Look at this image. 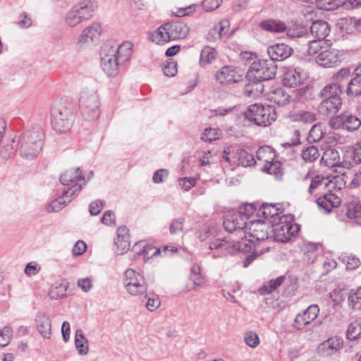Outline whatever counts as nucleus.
I'll use <instances>...</instances> for the list:
<instances>
[{
	"label": "nucleus",
	"instance_id": "21",
	"mask_svg": "<svg viewBox=\"0 0 361 361\" xmlns=\"http://www.w3.org/2000/svg\"><path fill=\"white\" fill-rule=\"evenodd\" d=\"M341 97L324 98L318 106V111L323 116L334 115L341 109Z\"/></svg>",
	"mask_w": 361,
	"mask_h": 361
},
{
	"label": "nucleus",
	"instance_id": "19",
	"mask_svg": "<svg viewBox=\"0 0 361 361\" xmlns=\"http://www.w3.org/2000/svg\"><path fill=\"white\" fill-rule=\"evenodd\" d=\"M304 179H310V184L308 188V193L310 195H317L318 192L322 189L327 188H334L335 187V183L322 175L311 176L310 173H307Z\"/></svg>",
	"mask_w": 361,
	"mask_h": 361
},
{
	"label": "nucleus",
	"instance_id": "17",
	"mask_svg": "<svg viewBox=\"0 0 361 361\" xmlns=\"http://www.w3.org/2000/svg\"><path fill=\"white\" fill-rule=\"evenodd\" d=\"M343 343L341 337L332 336L319 343L316 351L319 356L329 357L342 349Z\"/></svg>",
	"mask_w": 361,
	"mask_h": 361
},
{
	"label": "nucleus",
	"instance_id": "14",
	"mask_svg": "<svg viewBox=\"0 0 361 361\" xmlns=\"http://www.w3.org/2000/svg\"><path fill=\"white\" fill-rule=\"evenodd\" d=\"M101 34V25L94 22L82 30L78 38V45L80 47H86L91 44H94L99 41Z\"/></svg>",
	"mask_w": 361,
	"mask_h": 361
},
{
	"label": "nucleus",
	"instance_id": "45",
	"mask_svg": "<svg viewBox=\"0 0 361 361\" xmlns=\"http://www.w3.org/2000/svg\"><path fill=\"white\" fill-rule=\"evenodd\" d=\"M216 50L209 46L204 47L200 54V63L207 65L212 63L216 58Z\"/></svg>",
	"mask_w": 361,
	"mask_h": 361
},
{
	"label": "nucleus",
	"instance_id": "48",
	"mask_svg": "<svg viewBox=\"0 0 361 361\" xmlns=\"http://www.w3.org/2000/svg\"><path fill=\"white\" fill-rule=\"evenodd\" d=\"M320 154L316 146L311 145L304 149L302 152V157L305 162H313L316 161Z\"/></svg>",
	"mask_w": 361,
	"mask_h": 361
},
{
	"label": "nucleus",
	"instance_id": "27",
	"mask_svg": "<svg viewBox=\"0 0 361 361\" xmlns=\"http://www.w3.org/2000/svg\"><path fill=\"white\" fill-rule=\"evenodd\" d=\"M74 197L71 190H64L61 196L51 200L47 206L48 212H57L71 202Z\"/></svg>",
	"mask_w": 361,
	"mask_h": 361
},
{
	"label": "nucleus",
	"instance_id": "47",
	"mask_svg": "<svg viewBox=\"0 0 361 361\" xmlns=\"http://www.w3.org/2000/svg\"><path fill=\"white\" fill-rule=\"evenodd\" d=\"M324 135V133L322 124L317 123L312 126L307 136V140L310 142H316L321 140Z\"/></svg>",
	"mask_w": 361,
	"mask_h": 361
},
{
	"label": "nucleus",
	"instance_id": "38",
	"mask_svg": "<svg viewBox=\"0 0 361 361\" xmlns=\"http://www.w3.org/2000/svg\"><path fill=\"white\" fill-rule=\"evenodd\" d=\"M291 119L297 123L311 124L315 121L316 115L311 111H302L293 114Z\"/></svg>",
	"mask_w": 361,
	"mask_h": 361
},
{
	"label": "nucleus",
	"instance_id": "20",
	"mask_svg": "<svg viewBox=\"0 0 361 361\" xmlns=\"http://www.w3.org/2000/svg\"><path fill=\"white\" fill-rule=\"evenodd\" d=\"M105 44H109L111 47V50L114 51V55L122 64H124L131 58L133 47L131 42H124L118 45L114 41L109 40Z\"/></svg>",
	"mask_w": 361,
	"mask_h": 361
},
{
	"label": "nucleus",
	"instance_id": "15",
	"mask_svg": "<svg viewBox=\"0 0 361 361\" xmlns=\"http://www.w3.org/2000/svg\"><path fill=\"white\" fill-rule=\"evenodd\" d=\"M343 60V54L336 49H330L320 52L316 57L317 63L325 68L338 66Z\"/></svg>",
	"mask_w": 361,
	"mask_h": 361
},
{
	"label": "nucleus",
	"instance_id": "18",
	"mask_svg": "<svg viewBox=\"0 0 361 361\" xmlns=\"http://www.w3.org/2000/svg\"><path fill=\"white\" fill-rule=\"evenodd\" d=\"M307 77V73L299 68H288L283 76V84L286 87H296L303 85Z\"/></svg>",
	"mask_w": 361,
	"mask_h": 361
},
{
	"label": "nucleus",
	"instance_id": "3",
	"mask_svg": "<svg viewBox=\"0 0 361 361\" xmlns=\"http://www.w3.org/2000/svg\"><path fill=\"white\" fill-rule=\"evenodd\" d=\"M269 226L264 222L261 221H250L247 223V228H245L240 240L237 242L238 250H244L246 247H252V244L255 241H262L268 238Z\"/></svg>",
	"mask_w": 361,
	"mask_h": 361
},
{
	"label": "nucleus",
	"instance_id": "40",
	"mask_svg": "<svg viewBox=\"0 0 361 361\" xmlns=\"http://www.w3.org/2000/svg\"><path fill=\"white\" fill-rule=\"evenodd\" d=\"M346 336L351 341L361 338V319H356L350 324Z\"/></svg>",
	"mask_w": 361,
	"mask_h": 361
},
{
	"label": "nucleus",
	"instance_id": "30",
	"mask_svg": "<svg viewBox=\"0 0 361 361\" xmlns=\"http://www.w3.org/2000/svg\"><path fill=\"white\" fill-rule=\"evenodd\" d=\"M74 6L85 21L92 17L95 10L97 8V4L92 0H83Z\"/></svg>",
	"mask_w": 361,
	"mask_h": 361
},
{
	"label": "nucleus",
	"instance_id": "16",
	"mask_svg": "<svg viewBox=\"0 0 361 361\" xmlns=\"http://www.w3.org/2000/svg\"><path fill=\"white\" fill-rule=\"evenodd\" d=\"M319 308L317 305H310L302 313L295 317L293 326L298 330H302L305 326L310 324L318 317Z\"/></svg>",
	"mask_w": 361,
	"mask_h": 361
},
{
	"label": "nucleus",
	"instance_id": "13",
	"mask_svg": "<svg viewBox=\"0 0 361 361\" xmlns=\"http://www.w3.org/2000/svg\"><path fill=\"white\" fill-rule=\"evenodd\" d=\"M247 223L245 216L235 212L226 216L224 221V227L228 232L236 233L238 238L235 240L238 242V240H240L245 228H247Z\"/></svg>",
	"mask_w": 361,
	"mask_h": 361
},
{
	"label": "nucleus",
	"instance_id": "55",
	"mask_svg": "<svg viewBox=\"0 0 361 361\" xmlns=\"http://www.w3.org/2000/svg\"><path fill=\"white\" fill-rule=\"evenodd\" d=\"M12 336V330L10 327L6 326L0 331V346H6Z\"/></svg>",
	"mask_w": 361,
	"mask_h": 361
},
{
	"label": "nucleus",
	"instance_id": "52",
	"mask_svg": "<svg viewBox=\"0 0 361 361\" xmlns=\"http://www.w3.org/2000/svg\"><path fill=\"white\" fill-rule=\"evenodd\" d=\"M244 341L249 347L252 348H255L259 345V336L253 331H249L245 334Z\"/></svg>",
	"mask_w": 361,
	"mask_h": 361
},
{
	"label": "nucleus",
	"instance_id": "41",
	"mask_svg": "<svg viewBox=\"0 0 361 361\" xmlns=\"http://www.w3.org/2000/svg\"><path fill=\"white\" fill-rule=\"evenodd\" d=\"M348 305L353 310L361 309V288L351 290L348 294Z\"/></svg>",
	"mask_w": 361,
	"mask_h": 361
},
{
	"label": "nucleus",
	"instance_id": "10",
	"mask_svg": "<svg viewBox=\"0 0 361 361\" xmlns=\"http://www.w3.org/2000/svg\"><path fill=\"white\" fill-rule=\"evenodd\" d=\"M109 44H104L100 50L101 66L109 76H115L118 73L119 66L123 65L111 50Z\"/></svg>",
	"mask_w": 361,
	"mask_h": 361
},
{
	"label": "nucleus",
	"instance_id": "9",
	"mask_svg": "<svg viewBox=\"0 0 361 361\" xmlns=\"http://www.w3.org/2000/svg\"><path fill=\"white\" fill-rule=\"evenodd\" d=\"M329 126L334 129H343L348 132H354L361 126L360 118L349 111L332 116L329 121Z\"/></svg>",
	"mask_w": 361,
	"mask_h": 361
},
{
	"label": "nucleus",
	"instance_id": "12",
	"mask_svg": "<svg viewBox=\"0 0 361 361\" xmlns=\"http://www.w3.org/2000/svg\"><path fill=\"white\" fill-rule=\"evenodd\" d=\"M299 231L298 225L290 222H280L271 227L270 232L273 233L275 241L286 243Z\"/></svg>",
	"mask_w": 361,
	"mask_h": 361
},
{
	"label": "nucleus",
	"instance_id": "42",
	"mask_svg": "<svg viewBox=\"0 0 361 361\" xmlns=\"http://www.w3.org/2000/svg\"><path fill=\"white\" fill-rule=\"evenodd\" d=\"M65 21L68 25L75 27L85 20L75 6H73L66 14Z\"/></svg>",
	"mask_w": 361,
	"mask_h": 361
},
{
	"label": "nucleus",
	"instance_id": "6",
	"mask_svg": "<svg viewBox=\"0 0 361 361\" xmlns=\"http://www.w3.org/2000/svg\"><path fill=\"white\" fill-rule=\"evenodd\" d=\"M245 117L257 126H267L276 120V114L274 107L270 105L254 104L249 106Z\"/></svg>",
	"mask_w": 361,
	"mask_h": 361
},
{
	"label": "nucleus",
	"instance_id": "7",
	"mask_svg": "<svg viewBox=\"0 0 361 361\" xmlns=\"http://www.w3.org/2000/svg\"><path fill=\"white\" fill-rule=\"evenodd\" d=\"M80 106L82 116L86 120H94L99 115V101L94 90L84 91L80 98Z\"/></svg>",
	"mask_w": 361,
	"mask_h": 361
},
{
	"label": "nucleus",
	"instance_id": "25",
	"mask_svg": "<svg viewBox=\"0 0 361 361\" xmlns=\"http://www.w3.org/2000/svg\"><path fill=\"white\" fill-rule=\"evenodd\" d=\"M35 323L38 333L44 338H50L52 331L51 321L49 317L44 312H39L35 317Z\"/></svg>",
	"mask_w": 361,
	"mask_h": 361
},
{
	"label": "nucleus",
	"instance_id": "24",
	"mask_svg": "<svg viewBox=\"0 0 361 361\" xmlns=\"http://www.w3.org/2000/svg\"><path fill=\"white\" fill-rule=\"evenodd\" d=\"M230 23L227 19H224L214 25L208 32L207 39L209 42H216L220 41L228 32Z\"/></svg>",
	"mask_w": 361,
	"mask_h": 361
},
{
	"label": "nucleus",
	"instance_id": "44",
	"mask_svg": "<svg viewBox=\"0 0 361 361\" xmlns=\"http://www.w3.org/2000/svg\"><path fill=\"white\" fill-rule=\"evenodd\" d=\"M348 96L357 97L361 94V78L355 76L348 83L346 90Z\"/></svg>",
	"mask_w": 361,
	"mask_h": 361
},
{
	"label": "nucleus",
	"instance_id": "46",
	"mask_svg": "<svg viewBox=\"0 0 361 361\" xmlns=\"http://www.w3.org/2000/svg\"><path fill=\"white\" fill-rule=\"evenodd\" d=\"M66 287L61 283H54L49 292L51 299L58 300L66 295Z\"/></svg>",
	"mask_w": 361,
	"mask_h": 361
},
{
	"label": "nucleus",
	"instance_id": "56",
	"mask_svg": "<svg viewBox=\"0 0 361 361\" xmlns=\"http://www.w3.org/2000/svg\"><path fill=\"white\" fill-rule=\"evenodd\" d=\"M324 42L322 39H316L309 42L308 54L313 56L316 54L322 48Z\"/></svg>",
	"mask_w": 361,
	"mask_h": 361
},
{
	"label": "nucleus",
	"instance_id": "35",
	"mask_svg": "<svg viewBox=\"0 0 361 361\" xmlns=\"http://www.w3.org/2000/svg\"><path fill=\"white\" fill-rule=\"evenodd\" d=\"M256 156L257 159L264 164L271 163L276 157L274 149L269 146L259 147L256 152Z\"/></svg>",
	"mask_w": 361,
	"mask_h": 361
},
{
	"label": "nucleus",
	"instance_id": "11",
	"mask_svg": "<svg viewBox=\"0 0 361 361\" xmlns=\"http://www.w3.org/2000/svg\"><path fill=\"white\" fill-rule=\"evenodd\" d=\"M60 181L64 185H71L68 190H71L73 192V196L75 195L76 192L80 191L82 188L87 183V180H85L78 167L65 171L61 176Z\"/></svg>",
	"mask_w": 361,
	"mask_h": 361
},
{
	"label": "nucleus",
	"instance_id": "39",
	"mask_svg": "<svg viewBox=\"0 0 361 361\" xmlns=\"http://www.w3.org/2000/svg\"><path fill=\"white\" fill-rule=\"evenodd\" d=\"M286 35L290 38L302 37L307 34V28L302 24L294 23L287 27Z\"/></svg>",
	"mask_w": 361,
	"mask_h": 361
},
{
	"label": "nucleus",
	"instance_id": "64",
	"mask_svg": "<svg viewBox=\"0 0 361 361\" xmlns=\"http://www.w3.org/2000/svg\"><path fill=\"white\" fill-rule=\"evenodd\" d=\"M351 157L355 163L361 164V142H357L354 146Z\"/></svg>",
	"mask_w": 361,
	"mask_h": 361
},
{
	"label": "nucleus",
	"instance_id": "54",
	"mask_svg": "<svg viewBox=\"0 0 361 361\" xmlns=\"http://www.w3.org/2000/svg\"><path fill=\"white\" fill-rule=\"evenodd\" d=\"M257 210V207L254 204L246 203L243 207H240L237 214H240L246 218L247 221L249 216H250Z\"/></svg>",
	"mask_w": 361,
	"mask_h": 361
},
{
	"label": "nucleus",
	"instance_id": "53",
	"mask_svg": "<svg viewBox=\"0 0 361 361\" xmlns=\"http://www.w3.org/2000/svg\"><path fill=\"white\" fill-rule=\"evenodd\" d=\"M219 130L216 128H209L205 129L202 135V139L205 142H211L214 140L219 139Z\"/></svg>",
	"mask_w": 361,
	"mask_h": 361
},
{
	"label": "nucleus",
	"instance_id": "43",
	"mask_svg": "<svg viewBox=\"0 0 361 361\" xmlns=\"http://www.w3.org/2000/svg\"><path fill=\"white\" fill-rule=\"evenodd\" d=\"M346 216L350 219L361 217V203L359 202H350L346 205Z\"/></svg>",
	"mask_w": 361,
	"mask_h": 361
},
{
	"label": "nucleus",
	"instance_id": "63",
	"mask_svg": "<svg viewBox=\"0 0 361 361\" xmlns=\"http://www.w3.org/2000/svg\"><path fill=\"white\" fill-rule=\"evenodd\" d=\"M350 71L348 68H341L339 71H338L332 76V82L339 83L343 79L346 78L350 75Z\"/></svg>",
	"mask_w": 361,
	"mask_h": 361
},
{
	"label": "nucleus",
	"instance_id": "57",
	"mask_svg": "<svg viewBox=\"0 0 361 361\" xmlns=\"http://www.w3.org/2000/svg\"><path fill=\"white\" fill-rule=\"evenodd\" d=\"M343 261L346 263L347 269H355L360 265V259L354 255H350L343 257Z\"/></svg>",
	"mask_w": 361,
	"mask_h": 361
},
{
	"label": "nucleus",
	"instance_id": "5",
	"mask_svg": "<svg viewBox=\"0 0 361 361\" xmlns=\"http://www.w3.org/2000/svg\"><path fill=\"white\" fill-rule=\"evenodd\" d=\"M277 66L271 60L259 59L252 63L246 78L253 83L269 80L276 75Z\"/></svg>",
	"mask_w": 361,
	"mask_h": 361
},
{
	"label": "nucleus",
	"instance_id": "50",
	"mask_svg": "<svg viewBox=\"0 0 361 361\" xmlns=\"http://www.w3.org/2000/svg\"><path fill=\"white\" fill-rule=\"evenodd\" d=\"M317 6L322 10L331 11L343 7V0H317Z\"/></svg>",
	"mask_w": 361,
	"mask_h": 361
},
{
	"label": "nucleus",
	"instance_id": "34",
	"mask_svg": "<svg viewBox=\"0 0 361 361\" xmlns=\"http://www.w3.org/2000/svg\"><path fill=\"white\" fill-rule=\"evenodd\" d=\"M342 90L340 83L331 82L321 90L320 95L324 98L341 97Z\"/></svg>",
	"mask_w": 361,
	"mask_h": 361
},
{
	"label": "nucleus",
	"instance_id": "31",
	"mask_svg": "<svg viewBox=\"0 0 361 361\" xmlns=\"http://www.w3.org/2000/svg\"><path fill=\"white\" fill-rule=\"evenodd\" d=\"M259 26L264 30L274 33H281L287 29L284 22L275 19L264 20L260 23Z\"/></svg>",
	"mask_w": 361,
	"mask_h": 361
},
{
	"label": "nucleus",
	"instance_id": "23",
	"mask_svg": "<svg viewBox=\"0 0 361 361\" xmlns=\"http://www.w3.org/2000/svg\"><path fill=\"white\" fill-rule=\"evenodd\" d=\"M341 202L340 197L331 192L320 196L316 200L319 208L326 214L330 213L333 208L338 207Z\"/></svg>",
	"mask_w": 361,
	"mask_h": 361
},
{
	"label": "nucleus",
	"instance_id": "58",
	"mask_svg": "<svg viewBox=\"0 0 361 361\" xmlns=\"http://www.w3.org/2000/svg\"><path fill=\"white\" fill-rule=\"evenodd\" d=\"M163 72L168 77L176 75L178 72L177 63L174 61H168L163 67Z\"/></svg>",
	"mask_w": 361,
	"mask_h": 361
},
{
	"label": "nucleus",
	"instance_id": "2",
	"mask_svg": "<svg viewBox=\"0 0 361 361\" xmlns=\"http://www.w3.org/2000/svg\"><path fill=\"white\" fill-rule=\"evenodd\" d=\"M189 33L188 26L180 21L167 23L151 34L152 42L162 44L171 40L185 38Z\"/></svg>",
	"mask_w": 361,
	"mask_h": 361
},
{
	"label": "nucleus",
	"instance_id": "22",
	"mask_svg": "<svg viewBox=\"0 0 361 361\" xmlns=\"http://www.w3.org/2000/svg\"><path fill=\"white\" fill-rule=\"evenodd\" d=\"M292 52L293 49L284 43L276 44L269 47L267 49L270 60L273 62L275 61H283L288 58L292 54Z\"/></svg>",
	"mask_w": 361,
	"mask_h": 361
},
{
	"label": "nucleus",
	"instance_id": "8",
	"mask_svg": "<svg viewBox=\"0 0 361 361\" xmlns=\"http://www.w3.org/2000/svg\"><path fill=\"white\" fill-rule=\"evenodd\" d=\"M123 284L128 293L133 296L146 295L147 283L144 276L133 269L125 272Z\"/></svg>",
	"mask_w": 361,
	"mask_h": 361
},
{
	"label": "nucleus",
	"instance_id": "62",
	"mask_svg": "<svg viewBox=\"0 0 361 361\" xmlns=\"http://www.w3.org/2000/svg\"><path fill=\"white\" fill-rule=\"evenodd\" d=\"M115 221H116V216H115V214L111 211V210H109V211H106L104 214H103V216L102 218V222L106 225V226H115L116 225V223H115Z\"/></svg>",
	"mask_w": 361,
	"mask_h": 361
},
{
	"label": "nucleus",
	"instance_id": "51",
	"mask_svg": "<svg viewBox=\"0 0 361 361\" xmlns=\"http://www.w3.org/2000/svg\"><path fill=\"white\" fill-rule=\"evenodd\" d=\"M114 244L116 247V252L118 255H123L127 252L130 247V237H116L114 240Z\"/></svg>",
	"mask_w": 361,
	"mask_h": 361
},
{
	"label": "nucleus",
	"instance_id": "36",
	"mask_svg": "<svg viewBox=\"0 0 361 361\" xmlns=\"http://www.w3.org/2000/svg\"><path fill=\"white\" fill-rule=\"evenodd\" d=\"M75 343L78 353L80 355H86L89 350L88 341L84 336L81 329H78L75 334Z\"/></svg>",
	"mask_w": 361,
	"mask_h": 361
},
{
	"label": "nucleus",
	"instance_id": "26",
	"mask_svg": "<svg viewBox=\"0 0 361 361\" xmlns=\"http://www.w3.org/2000/svg\"><path fill=\"white\" fill-rule=\"evenodd\" d=\"M320 161L322 165L328 167L341 166L348 168L350 165L348 162L340 163L338 152L336 149L331 148L327 149L324 152Z\"/></svg>",
	"mask_w": 361,
	"mask_h": 361
},
{
	"label": "nucleus",
	"instance_id": "33",
	"mask_svg": "<svg viewBox=\"0 0 361 361\" xmlns=\"http://www.w3.org/2000/svg\"><path fill=\"white\" fill-rule=\"evenodd\" d=\"M290 95L282 88L273 90L269 95V99L279 106H285L290 102Z\"/></svg>",
	"mask_w": 361,
	"mask_h": 361
},
{
	"label": "nucleus",
	"instance_id": "1",
	"mask_svg": "<svg viewBox=\"0 0 361 361\" xmlns=\"http://www.w3.org/2000/svg\"><path fill=\"white\" fill-rule=\"evenodd\" d=\"M43 139L42 130L38 126L22 133L18 138L21 157L26 159H33L37 157L42 149Z\"/></svg>",
	"mask_w": 361,
	"mask_h": 361
},
{
	"label": "nucleus",
	"instance_id": "28",
	"mask_svg": "<svg viewBox=\"0 0 361 361\" xmlns=\"http://www.w3.org/2000/svg\"><path fill=\"white\" fill-rule=\"evenodd\" d=\"M235 69L231 66H224L215 73L216 80L221 84H230L238 81Z\"/></svg>",
	"mask_w": 361,
	"mask_h": 361
},
{
	"label": "nucleus",
	"instance_id": "60",
	"mask_svg": "<svg viewBox=\"0 0 361 361\" xmlns=\"http://www.w3.org/2000/svg\"><path fill=\"white\" fill-rule=\"evenodd\" d=\"M178 180L179 185L185 191L190 190L196 183V179L192 177L181 178Z\"/></svg>",
	"mask_w": 361,
	"mask_h": 361
},
{
	"label": "nucleus",
	"instance_id": "32",
	"mask_svg": "<svg viewBox=\"0 0 361 361\" xmlns=\"http://www.w3.org/2000/svg\"><path fill=\"white\" fill-rule=\"evenodd\" d=\"M234 158L238 161V164L243 167L251 166L256 162L253 154L243 148L236 149Z\"/></svg>",
	"mask_w": 361,
	"mask_h": 361
},
{
	"label": "nucleus",
	"instance_id": "49",
	"mask_svg": "<svg viewBox=\"0 0 361 361\" xmlns=\"http://www.w3.org/2000/svg\"><path fill=\"white\" fill-rule=\"evenodd\" d=\"M263 170L269 174L274 175L276 179H280L282 177L281 164L279 161L274 160L269 164H264Z\"/></svg>",
	"mask_w": 361,
	"mask_h": 361
},
{
	"label": "nucleus",
	"instance_id": "37",
	"mask_svg": "<svg viewBox=\"0 0 361 361\" xmlns=\"http://www.w3.org/2000/svg\"><path fill=\"white\" fill-rule=\"evenodd\" d=\"M279 209L274 204L263 203L258 211V216H262L264 219L274 218L279 214Z\"/></svg>",
	"mask_w": 361,
	"mask_h": 361
},
{
	"label": "nucleus",
	"instance_id": "61",
	"mask_svg": "<svg viewBox=\"0 0 361 361\" xmlns=\"http://www.w3.org/2000/svg\"><path fill=\"white\" fill-rule=\"evenodd\" d=\"M103 207V202L100 200H97L90 204L89 211L92 215L97 216L102 212Z\"/></svg>",
	"mask_w": 361,
	"mask_h": 361
},
{
	"label": "nucleus",
	"instance_id": "59",
	"mask_svg": "<svg viewBox=\"0 0 361 361\" xmlns=\"http://www.w3.org/2000/svg\"><path fill=\"white\" fill-rule=\"evenodd\" d=\"M221 3V0H204L202 1V7L207 12L212 11L218 8Z\"/></svg>",
	"mask_w": 361,
	"mask_h": 361
},
{
	"label": "nucleus",
	"instance_id": "4",
	"mask_svg": "<svg viewBox=\"0 0 361 361\" xmlns=\"http://www.w3.org/2000/svg\"><path fill=\"white\" fill-rule=\"evenodd\" d=\"M74 112L63 103H55L51 109V123L54 130L65 133L72 126Z\"/></svg>",
	"mask_w": 361,
	"mask_h": 361
},
{
	"label": "nucleus",
	"instance_id": "29",
	"mask_svg": "<svg viewBox=\"0 0 361 361\" xmlns=\"http://www.w3.org/2000/svg\"><path fill=\"white\" fill-rule=\"evenodd\" d=\"M331 27L329 23L322 20H317L312 23L310 27V32L316 39L325 40L329 35Z\"/></svg>",
	"mask_w": 361,
	"mask_h": 361
}]
</instances>
